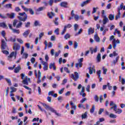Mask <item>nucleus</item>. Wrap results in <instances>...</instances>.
<instances>
[{
	"label": "nucleus",
	"mask_w": 125,
	"mask_h": 125,
	"mask_svg": "<svg viewBox=\"0 0 125 125\" xmlns=\"http://www.w3.org/2000/svg\"><path fill=\"white\" fill-rule=\"evenodd\" d=\"M42 105L46 110H49V111L52 112V113H54V114L58 116V117H61V114L57 113V111L54 109V108H52L51 106L45 104H42Z\"/></svg>",
	"instance_id": "obj_1"
},
{
	"label": "nucleus",
	"mask_w": 125,
	"mask_h": 125,
	"mask_svg": "<svg viewBox=\"0 0 125 125\" xmlns=\"http://www.w3.org/2000/svg\"><path fill=\"white\" fill-rule=\"evenodd\" d=\"M19 15L20 16H18V18L20 21L25 22L28 19V15L25 12L19 13Z\"/></svg>",
	"instance_id": "obj_2"
},
{
	"label": "nucleus",
	"mask_w": 125,
	"mask_h": 125,
	"mask_svg": "<svg viewBox=\"0 0 125 125\" xmlns=\"http://www.w3.org/2000/svg\"><path fill=\"white\" fill-rule=\"evenodd\" d=\"M1 49H2V50H9L7 43H6L3 39L1 40Z\"/></svg>",
	"instance_id": "obj_3"
},
{
	"label": "nucleus",
	"mask_w": 125,
	"mask_h": 125,
	"mask_svg": "<svg viewBox=\"0 0 125 125\" xmlns=\"http://www.w3.org/2000/svg\"><path fill=\"white\" fill-rule=\"evenodd\" d=\"M80 77V76L79 75V73L77 72H74V74H72L70 76V78L72 79V80H74L75 82L78 81V79Z\"/></svg>",
	"instance_id": "obj_4"
},
{
	"label": "nucleus",
	"mask_w": 125,
	"mask_h": 125,
	"mask_svg": "<svg viewBox=\"0 0 125 125\" xmlns=\"http://www.w3.org/2000/svg\"><path fill=\"white\" fill-rule=\"evenodd\" d=\"M83 61V58H82L78 60L79 63L75 64V66L77 69H79V68H82L83 67V63H82Z\"/></svg>",
	"instance_id": "obj_5"
},
{
	"label": "nucleus",
	"mask_w": 125,
	"mask_h": 125,
	"mask_svg": "<svg viewBox=\"0 0 125 125\" xmlns=\"http://www.w3.org/2000/svg\"><path fill=\"white\" fill-rule=\"evenodd\" d=\"M89 70V73L90 75H92V74H93V72L95 73L96 72V70H95V66L94 65H93L92 67H89L88 68Z\"/></svg>",
	"instance_id": "obj_6"
},
{
	"label": "nucleus",
	"mask_w": 125,
	"mask_h": 125,
	"mask_svg": "<svg viewBox=\"0 0 125 125\" xmlns=\"http://www.w3.org/2000/svg\"><path fill=\"white\" fill-rule=\"evenodd\" d=\"M16 56H17V51L12 52L10 55L8 57L9 58H12L14 57V59H16Z\"/></svg>",
	"instance_id": "obj_7"
},
{
	"label": "nucleus",
	"mask_w": 125,
	"mask_h": 125,
	"mask_svg": "<svg viewBox=\"0 0 125 125\" xmlns=\"http://www.w3.org/2000/svg\"><path fill=\"white\" fill-rule=\"evenodd\" d=\"M103 24L104 25H105V24H107L108 22H109V19L106 16H104L103 17Z\"/></svg>",
	"instance_id": "obj_8"
},
{
	"label": "nucleus",
	"mask_w": 125,
	"mask_h": 125,
	"mask_svg": "<svg viewBox=\"0 0 125 125\" xmlns=\"http://www.w3.org/2000/svg\"><path fill=\"white\" fill-rule=\"evenodd\" d=\"M42 64L44 66L43 67L44 71H47L48 70V63L46 62H42Z\"/></svg>",
	"instance_id": "obj_9"
},
{
	"label": "nucleus",
	"mask_w": 125,
	"mask_h": 125,
	"mask_svg": "<svg viewBox=\"0 0 125 125\" xmlns=\"http://www.w3.org/2000/svg\"><path fill=\"white\" fill-rule=\"evenodd\" d=\"M6 15L10 19H14V18H15V14L14 13H11L10 14L7 13Z\"/></svg>",
	"instance_id": "obj_10"
},
{
	"label": "nucleus",
	"mask_w": 125,
	"mask_h": 125,
	"mask_svg": "<svg viewBox=\"0 0 125 125\" xmlns=\"http://www.w3.org/2000/svg\"><path fill=\"white\" fill-rule=\"evenodd\" d=\"M20 45L19 44H17L16 43H15L14 44V46H13V50H19L20 49Z\"/></svg>",
	"instance_id": "obj_11"
},
{
	"label": "nucleus",
	"mask_w": 125,
	"mask_h": 125,
	"mask_svg": "<svg viewBox=\"0 0 125 125\" xmlns=\"http://www.w3.org/2000/svg\"><path fill=\"white\" fill-rule=\"evenodd\" d=\"M47 15L50 19H52L53 18V16H55V14L53 13V12H51V13L48 12Z\"/></svg>",
	"instance_id": "obj_12"
},
{
	"label": "nucleus",
	"mask_w": 125,
	"mask_h": 125,
	"mask_svg": "<svg viewBox=\"0 0 125 125\" xmlns=\"http://www.w3.org/2000/svg\"><path fill=\"white\" fill-rule=\"evenodd\" d=\"M114 111H115L116 114H121V113L123 112L122 109L117 108V105H115V108L114 109Z\"/></svg>",
	"instance_id": "obj_13"
},
{
	"label": "nucleus",
	"mask_w": 125,
	"mask_h": 125,
	"mask_svg": "<svg viewBox=\"0 0 125 125\" xmlns=\"http://www.w3.org/2000/svg\"><path fill=\"white\" fill-rule=\"evenodd\" d=\"M60 5L62 7L67 8V7H68V2H61Z\"/></svg>",
	"instance_id": "obj_14"
},
{
	"label": "nucleus",
	"mask_w": 125,
	"mask_h": 125,
	"mask_svg": "<svg viewBox=\"0 0 125 125\" xmlns=\"http://www.w3.org/2000/svg\"><path fill=\"white\" fill-rule=\"evenodd\" d=\"M90 1V0H86V1L83 2L81 3V6L82 7H83V6L86 5V4H88V3H89Z\"/></svg>",
	"instance_id": "obj_15"
},
{
	"label": "nucleus",
	"mask_w": 125,
	"mask_h": 125,
	"mask_svg": "<svg viewBox=\"0 0 125 125\" xmlns=\"http://www.w3.org/2000/svg\"><path fill=\"white\" fill-rule=\"evenodd\" d=\"M49 69H52V68H53V70H56V67L55 66V63H51L49 65Z\"/></svg>",
	"instance_id": "obj_16"
},
{
	"label": "nucleus",
	"mask_w": 125,
	"mask_h": 125,
	"mask_svg": "<svg viewBox=\"0 0 125 125\" xmlns=\"http://www.w3.org/2000/svg\"><path fill=\"white\" fill-rule=\"evenodd\" d=\"M90 50L91 54H93V52H94V53H96V52H97V46H96L94 49H92V47H90Z\"/></svg>",
	"instance_id": "obj_17"
},
{
	"label": "nucleus",
	"mask_w": 125,
	"mask_h": 125,
	"mask_svg": "<svg viewBox=\"0 0 125 125\" xmlns=\"http://www.w3.org/2000/svg\"><path fill=\"white\" fill-rule=\"evenodd\" d=\"M20 70H21V66L19 65L15 68L14 72L16 73H19V72H20Z\"/></svg>",
	"instance_id": "obj_18"
},
{
	"label": "nucleus",
	"mask_w": 125,
	"mask_h": 125,
	"mask_svg": "<svg viewBox=\"0 0 125 125\" xmlns=\"http://www.w3.org/2000/svg\"><path fill=\"white\" fill-rule=\"evenodd\" d=\"M96 59H97V62H101V54L100 53H98L97 57H96Z\"/></svg>",
	"instance_id": "obj_19"
},
{
	"label": "nucleus",
	"mask_w": 125,
	"mask_h": 125,
	"mask_svg": "<svg viewBox=\"0 0 125 125\" xmlns=\"http://www.w3.org/2000/svg\"><path fill=\"white\" fill-rule=\"evenodd\" d=\"M94 40L96 41L97 42H100V38L99 37H98V35H94Z\"/></svg>",
	"instance_id": "obj_20"
},
{
	"label": "nucleus",
	"mask_w": 125,
	"mask_h": 125,
	"mask_svg": "<svg viewBox=\"0 0 125 125\" xmlns=\"http://www.w3.org/2000/svg\"><path fill=\"white\" fill-rule=\"evenodd\" d=\"M58 19H59V18L58 17H57L53 21V22L55 25H56V26H58L59 25V22H58Z\"/></svg>",
	"instance_id": "obj_21"
},
{
	"label": "nucleus",
	"mask_w": 125,
	"mask_h": 125,
	"mask_svg": "<svg viewBox=\"0 0 125 125\" xmlns=\"http://www.w3.org/2000/svg\"><path fill=\"white\" fill-rule=\"evenodd\" d=\"M10 89H11L10 93H13V92H16L17 89L14 87H10Z\"/></svg>",
	"instance_id": "obj_22"
},
{
	"label": "nucleus",
	"mask_w": 125,
	"mask_h": 125,
	"mask_svg": "<svg viewBox=\"0 0 125 125\" xmlns=\"http://www.w3.org/2000/svg\"><path fill=\"white\" fill-rule=\"evenodd\" d=\"M34 26L35 27H37V26H39L40 27L42 26V24H40V21L36 20L34 21Z\"/></svg>",
	"instance_id": "obj_23"
},
{
	"label": "nucleus",
	"mask_w": 125,
	"mask_h": 125,
	"mask_svg": "<svg viewBox=\"0 0 125 125\" xmlns=\"http://www.w3.org/2000/svg\"><path fill=\"white\" fill-rule=\"evenodd\" d=\"M29 34H30V31L29 30H27L25 31L23 33V36L24 37H28Z\"/></svg>",
	"instance_id": "obj_24"
},
{
	"label": "nucleus",
	"mask_w": 125,
	"mask_h": 125,
	"mask_svg": "<svg viewBox=\"0 0 125 125\" xmlns=\"http://www.w3.org/2000/svg\"><path fill=\"white\" fill-rule=\"evenodd\" d=\"M123 8H124V3H121L120 6L118 8V12H119H119H121V10H122V9H123Z\"/></svg>",
	"instance_id": "obj_25"
},
{
	"label": "nucleus",
	"mask_w": 125,
	"mask_h": 125,
	"mask_svg": "<svg viewBox=\"0 0 125 125\" xmlns=\"http://www.w3.org/2000/svg\"><path fill=\"white\" fill-rule=\"evenodd\" d=\"M86 118H87V111L85 112V113H83L82 115V118L83 119H86Z\"/></svg>",
	"instance_id": "obj_26"
},
{
	"label": "nucleus",
	"mask_w": 125,
	"mask_h": 125,
	"mask_svg": "<svg viewBox=\"0 0 125 125\" xmlns=\"http://www.w3.org/2000/svg\"><path fill=\"white\" fill-rule=\"evenodd\" d=\"M38 106L39 109H40V110H41L42 112H44L45 114H46V116L47 117L48 115H47V112H46V111L42 108V107H41L40 105H38Z\"/></svg>",
	"instance_id": "obj_27"
},
{
	"label": "nucleus",
	"mask_w": 125,
	"mask_h": 125,
	"mask_svg": "<svg viewBox=\"0 0 125 125\" xmlns=\"http://www.w3.org/2000/svg\"><path fill=\"white\" fill-rule=\"evenodd\" d=\"M8 41V42H16V39L15 38L10 37Z\"/></svg>",
	"instance_id": "obj_28"
},
{
	"label": "nucleus",
	"mask_w": 125,
	"mask_h": 125,
	"mask_svg": "<svg viewBox=\"0 0 125 125\" xmlns=\"http://www.w3.org/2000/svg\"><path fill=\"white\" fill-rule=\"evenodd\" d=\"M108 18L110 21H112L115 19V16L114 15L110 14L109 15Z\"/></svg>",
	"instance_id": "obj_29"
},
{
	"label": "nucleus",
	"mask_w": 125,
	"mask_h": 125,
	"mask_svg": "<svg viewBox=\"0 0 125 125\" xmlns=\"http://www.w3.org/2000/svg\"><path fill=\"white\" fill-rule=\"evenodd\" d=\"M94 33V30L92 29V28H89L88 30V34L90 35V34H93Z\"/></svg>",
	"instance_id": "obj_30"
},
{
	"label": "nucleus",
	"mask_w": 125,
	"mask_h": 125,
	"mask_svg": "<svg viewBox=\"0 0 125 125\" xmlns=\"http://www.w3.org/2000/svg\"><path fill=\"white\" fill-rule=\"evenodd\" d=\"M105 121V119L102 118L99 119V121L97 122V125H99L101 123L104 122Z\"/></svg>",
	"instance_id": "obj_31"
},
{
	"label": "nucleus",
	"mask_w": 125,
	"mask_h": 125,
	"mask_svg": "<svg viewBox=\"0 0 125 125\" xmlns=\"http://www.w3.org/2000/svg\"><path fill=\"white\" fill-rule=\"evenodd\" d=\"M0 27H2V28H7V25L4 22L0 23Z\"/></svg>",
	"instance_id": "obj_32"
},
{
	"label": "nucleus",
	"mask_w": 125,
	"mask_h": 125,
	"mask_svg": "<svg viewBox=\"0 0 125 125\" xmlns=\"http://www.w3.org/2000/svg\"><path fill=\"white\" fill-rule=\"evenodd\" d=\"M112 44H113V47L114 49H115L117 47V44L116 43V39H113V41H112Z\"/></svg>",
	"instance_id": "obj_33"
},
{
	"label": "nucleus",
	"mask_w": 125,
	"mask_h": 125,
	"mask_svg": "<svg viewBox=\"0 0 125 125\" xmlns=\"http://www.w3.org/2000/svg\"><path fill=\"white\" fill-rule=\"evenodd\" d=\"M22 83L23 84H25L26 85H28V84H29V82H28V81L27 80V78L25 79L22 81Z\"/></svg>",
	"instance_id": "obj_34"
},
{
	"label": "nucleus",
	"mask_w": 125,
	"mask_h": 125,
	"mask_svg": "<svg viewBox=\"0 0 125 125\" xmlns=\"http://www.w3.org/2000/svg\"><path fill=\"white\" fill-rule=\"evenodd\" d=\"M118 18H121V12H120V9L118 11V14L115 17V20H117Z\"/></svg>",
	"instance_id": "obj_35"
},
{
	"label": "nucleus",
	"mask_w": 125,
	"mask_h": 125,
	"mask_svg": "<svg viewBox=\"0 0 125 125\" xmlns=\"http://www.w3.org/2000/svg\"><path fill=\"white\" fill-rule=\"evenodd\" d=\"M94 110H95V106L93 105L91 109L90 110V112L91 114L94 113Z\"/></svg>",
	"instance_id": "obj_36"
},
{
	"label": "nucleus",
	"mask_w": 125,
	"mask_h": 125,
	"mask_svg": "<svg viewBox=\"0 0 125 125\" xmlns=\"http://www.w3.org/2000/svg\"><path fill=\"white\" fill-rule=\"evenodd\" d=\"M73 17H74L75 21H78L79 19H80V16L78 15H74V16Z\"/></svg>",
	"instance_id": "obj_37"
},
{
	"label": "nucleus",
	"mask_w": 125,
	"mask_h": 125,
	"mask_svg": "<svg viewBox=\"0 0 125 125\" xmlns=\"http://www.w3.org/2000/svg\"><path fill=\"white\" fill-rule=\"evenodd\" d=\"M74 31L75 32H77V31L78 30V29H79V25H78V24H77V23H75L74 25Z\"/></svg>",
	"instance_id": "obj_38"
},
{
	"label": "nucleus",
	"mask_w": 125,
	"mask_h": 125,
	"mask_svg": "<svg viewBox=\"0 0 125 125\" xmlns=\"http://www.w3.org/2000/svg\"><path fill=\"white\" fill-rule=\"evenodd\" d=\"M5 80L6 82H7V83L9 84V85H11V81L10 80V79L8 78H5Z\"/></svg>",
	"instance_id": "obj_39"
},
{
	"label": "nucleus",
	"mask_w": 125,
	"mask_h": 125,
	"mask_svg": "<svg viewBox=\"0 0 125 125\" xmlns=\"http://www.w3.org/2000/svg\"><path fill=\"white\" fill-rule=\"evenodd\" d=\"M43 9H45V7H40L37 9V11H38V12H40V11H42Z\"/></svg>",
	"instance_id": "obj_40"
},
{
	"label": "nucleus",
	"mask_w": 125,
	"mask_h": 125,
	"mask_svg": "<svg viewBox=\"0 0 125 125\" xmlns=\"http://www.w3.org/2000/svg\"><path fill=\"white\" fill-rule=\"evenodd\" d=\"M22 22L20 21L19 23L16 25V28H17V29L21 28V27L22 26Z\"/></svg>",
	"instance_id": "obj_41"
},
{
	"label": "nucleus",
	"mask_w": 125,
	"mask_h": 125,
	"mask_svg": "<svg viewBox=\"0 0 125 125\" xmlns=\"http://www.w3.org/2000/svg\"><path fill=\"white\" fill-rule=\"evenodd\" d=\"M24 24L25 28H29V27H30V26L31 25V22H30V21L25 22Z\"/></svg>",
	"instance_id": "obj_42"
},
{
	"label": "nucleus",
	"mask_w": 125,
	"mask_h": 125,
	"mask_svg": "<svg viewBox=\"0 0 125 125\" xmlns=\"http://www.w3.org/2000/svg\"><path fill=\"white\" fill-rule=\"evenodd\" d=\"M74 48L76 49V48H78V46H79V43L77 42H74Z\"/></svg>",
	"instance_id": "obj_43"
},
{
	"label": "nucleus",
	"mask_w": 125,
	"mask_h": 125,
	"mask_svg": "<svg viewBox=\"0 0 125 125\" xmlns=\"http://www.w3.org/2000/svg\"><path fill=\"white\" fill-rule=\"evenodd\" d=\"M109 117H110V118H111L112 119H116V118H117V115H116L113 113H111L109 115Z\"/></svg>",
	"instance_id": "obj_44"
},
{
	"label": "nucleus",
	"mask_w": 125,
	"mask_h": 125,
	"mask_svg": "<svg viewBox=\"0 0 125 125\" xmlns=\"http://www.w3.org/2000/svg\"><path fill=\"white\" fill-rule=\"evenodd\" d=\"M71 36L68 33H66L64 36V39L65 40H68V39H70Z\"/></svg>",
	"instance_id": "obj_45"
},
{
	"label": "nucleus",
	"mask_w": 125,
	"mask_h": 125,
	"mask_svg": "<svg viewBox=\"0 0 125 125\" xmlns=\"http://www.w3.org/2000/svg\"><path fill=\"white\" fill-rule=\"evenodd\" d=\"M54 2V0H49L48 3L50 6H52V4H53Z\"/></svg>",
	"instance_id": "obj_46"
},
{
	"label": "nucleus",
	"mask_w": 125,
	"mask_h": 125,
	"mask_svg": "<svg viewBox=\"0 0 125 125\" xmlns=\"http://www.w3.org/2000/svg\"><path fill=\"white\" fill-rule=\"evenodd\" d=\"M2 52L3 54H5L6 55H8V54H9V52H8L7 50H2Z\"/></svg>",
	"instance_id": "obj_47"
},
{
	"label": "nucleus",
	"mask_w": 125,
	"mask_h": 125,
	"mask_svg": "<svg viewBox=\"0 0 125 125\" xmlns=\"http://www.w3.org/2000/svg\"><path fill=\"white\" fill-rule=\"evenodd\" d=\"M12 31L13 33H16V34H20V31L19 30H17L16 29H12Z\"/></svg>",
	"instance_id": "obj_48"
},
{
	"label": "nucleus",
	"mask_w": 125,
	"mask_h": 125,
	"mask_svg": "<svg viewBox=\"0 0 125 125\" xmlns=\"http://www.w3.org/2000/svg\"><path fill=\"white\" fill-rule=\"evenodd\" d=\"M29 11L31 15H34V14H35V12L32 8H29Z\"/></svg>",
	"instance_id": "obj_49"
},
{
	"label": "nucleus",
	"mask_w": 125,
	"mask_h": 125,
	"mask_svg": "<svg viewBox=\"0 0 125 125\" xmlns=\"http://www.w3.org/2000/svg\"><path fill=\"white\" fill-rule=\"evenodd\" d=\"M12 5L11 4H6L4 6V7H5V8H11Z\"/></svg>",
	"instance_id": "obj_50"
},
{
	"label": "nucleus",
	"mask_w": 125,
	"mask_h": 125,
	"mask_svg": "<svg viewBox=\"0 0 125 125\" xmlns=\"http://www.w3.org/2000/svg\"><path fill=\"white\" fill-rule=\"evenodd\" d=\"M82 32H83V29L81 28L80 29H79L78 32L75 34V36H78V35H81Z\"/></svg>",
	"instance_id": "obj_51"
},
{
	"label": "nucleus",
	"mask_w": 125,
	"mask_h": 125,
	"mask_svg": "<svg viewBox=\"0 0 125 125\" xmlns=\"http://www.w3.org/2000/svg\"><path fill=\"white\" fill-rule=\"evenodd\" d=\"M115 33H117V34H118V37H121V32H120V31L118 30L117 28L115 29Z\"/></svg>",
	"instance_id": "obj_52"
},
{
	"label": "nucleus",
	"mask_w": 125,
	"mask_h": 125,
	"mask_svg": "<svg viewBox=\"0 0 125 125\" xmlns=\"http://www.w3.org/2000/svg\"><path fill=\"white\" fill-rule=\"evenodd\" d=\"M38 79H42V72H41V70H38V76L37 78Z\"/></svg>",
	"instance_id": "obj_53"
},
{
	"label": "nucleus",
	"mask_w": 125,
	"mask_h": 125,
	"mask_svg": "<svg viewBox=\"0 0 125 125\" xmlns=\"http://www.w3.org/2000/svg\"><path fill=\"white\" fill-rule=\"evenodd\" d=\"M103 73L104 75H106V73H107V71H108V69L107 68H105L104 67H103Z\"/></svg>",
	"instance_id": "obj_54"
},
{
	"label": "nucleus",
	"mask_w": 125,
	"mask_h": 125,
	"mask_svg": "<svg viewBox=\"0 0 125 125\" xmlns=\"http://www.w3.org/2000/svg\"><path fill=\"white\" fill-rule=\"evenodd\" d=\"M17 23H18V21H17V20H14L13 23V26L14 27H15Z\"/></svg>",
	"instance_id": "obj_55"
},
{
	"label": "nucleus",
	"mask_w": 125,
	"mask_h": 125,
	"mask_svg": "<svg viewBox=\"0 0 125 125\" xmlns=\"http://www.w3.org/2000/svg\"><path fill=\"white\" fill-rule=\"evenodd\" d=\"M21 7L24 10V11H26V12H28V11H29V9H28V8H26L23 5H21Z\"/></svg>",
	"instance_id": "obj_56"
},
{
	"label": "nucleus",
	"mask_w": 125,
	"mask_h": 125,
	"mask_svg": "<svg viewBox=\"0 0 125 125\" xmlns=\"http://www.w3.org/2000/svg\"><path fill=\"white\" fill-rule=\"evenodd\" d=\"M68 82V80L67 79H64V80L62 81V85H65V83H66Z\"/></svg>",
	"instance_id": "obj_57"
},
{
	"label": "nucleus",
	"mask_w": 125,
	"mask_h": 125,
	"mask_svg": "<svg viewBox=\"0 0 125 125\" xmlns=\"http://www.w3.org/2000/svg\"><path fill=\"white\" fill-rule=\"evenodd\" d=\"M64 89H65V88H62L59 91V94H62V93H63V92H64Z\"/></svg>",
	"instance_id": "obj_58"
},
{
	"label": "nucleus",
	"mask_w": 125,
	"mask_h": 125,
	"mask_svg": "<svg viewBox=\"0 0 125 125\" xmlns=\"http://www.w3.org/2000/svg\"><path fill=\"white\" fill-rule=\"evenodd\" d=\"M94 99L96 102H98V101H99V98H98V96H97V95L95 96Z\"/></svg>",
	"instance_id": "obj_59"
},
{
	"label": "nucleus",
	"mask_w": 125,
	"mask_h": 125,
	"mask_svg": "<svg viewBox=\"0 0 125 125\" xmlns=\"http://www.w3.org/2000/svg\"><path fill=\"white\" fill-rule=\"evenodd\" d=\"M15 11H16V12H19V11H21V9H20L19 7H16L15 9Z\"/></svg>",
	"instance_id": "obj_60"
},
{
	"label": "nucleus",
	"mask_w": 125,
	"mask_h": 125,
	"mask_svg": "<svg viewBox=\"0 0 125 125\" xmlns=\"http://www.w3.org/2000/svg\"><path fill=\"white\" fill-rule=\"evenodd\" d=\"M107 85L109 90H111L112 88H113V87L110 85V83H107Z\"/></svg>",
	"instance_id": "obj_61"
},
{
	"label": "nucleus",
	"mask_w": 125,
	"mask_h": 125,
	"mask_svg": "<svg viewBox=\"0 0 125 125\" xmlns=\"http://www.w3.org/2000/svg\"><path fill=\"white\" fill-rule=\"evenodd\" d=\"M64 70L65 71V72H66L68 74H70V70H69V68H68L67 67H64Z\"/></svg>",
	"instance_id": "obj_62"
},
{
	"label": "nucleus",
	"mask_w": 125,
	"mask_h": 125,
	"mask_svg": "<svg viewBox=\"0 0 125 125\" xmlns=\"http://www.w3.org/2000/svg\"><path fill=\"white\" fill-rule=\"evenodd\" d=\"M86 100H87V99H86V98H83L81 101L80 102L81 103H84V102H85V101H86Z\"/></svg>",
	"instance_id": "obj_63"
},
{
	"label": "nucleus",
	"mask_w": 125,
	"mask_h": 125,
	"mask_svg": "<svg viewBox=\"0 0 125 125\" xmlns=\"http://www.w3.org/2000/svg\"><path fill=\"white\" fill-rule=\"evenodd\" d=\"M72 27V25L71 24H68L67 25L64 26V27L67 29V28H71Z\"/></svg>",
	"instance_id": "obj_64"
}]
</instances>
